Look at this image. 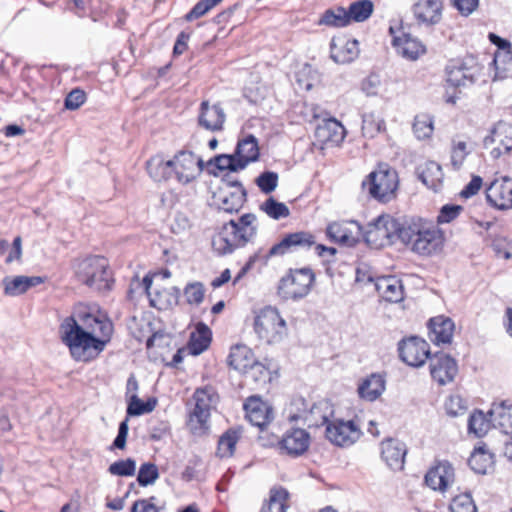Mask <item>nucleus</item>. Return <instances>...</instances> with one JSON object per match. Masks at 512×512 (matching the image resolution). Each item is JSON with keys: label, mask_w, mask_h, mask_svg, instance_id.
Listing matches in <instances>:
<instances>
[{"label": "nucleus", "mask_w": 512, "mask_h": 512, "mask_svg": "<svg viewBox=\"0 0 512 512\" xmlns=\"http://www.w3.org/2000/svg\"><path fill=\"white\" fill-rule=\"evenodd\" d=\"M183 292L188 304L199 305L204 300L205 287L203 283L195 281L188 283Z\"/></svg>", "instance_id": "13d9d810"}, {"label": "nucleus", "mask_w": 512, "mask_h": 512, "mask_svg": "<svg viewBox=\"0 0 512 512\" xmlns=\"http://www.w3.org/2000/svg\"><path fill=\"white\" fill-rule=\"evenodd\" d=\"M254 331L267 344L281 342L287 336V325L279 311L271 306L261 309L254 318Z\"/></svg>", "instance_id": "0eeeda50"}, {"label": "nucleus", "mask_w": 512, "mask_h": 512, "mask_svg": "<svg viewBox=\"0 0 512 512\" xmlns=\"http://www.w3.org/2000/svg\"><path fill=\"white\" fill-rule=\"evenodd\" d=\"M399 356L411 367H421L431 356L429 344L422 338L411 336L398 344Z\"/></svg>", "instance_id": "4468645a"}, {"label": "nucleus", "mask_w": 512, "mask_h": 512, "mask_svg": "<svg viewBox=\"0 0 512 512\" xmlns=\"http://www.w3.org/2000/svg\"><path fill=\"white\" fill-rule=\"evenodd\" d=\"M170 433L168 421L151 420L149 423V435L152 440L159 441Z\"/></svg>", "instance_id": "680f3d73"}, {"label": "nucleus", "mask_w": 512, "mask_h": 512, "mask_svg": "<svg viewBox=\"0 0 512 512\" xmlns=\"http://www.w3.org/2000/svg\"><path fill=\"white\" fill-rule=\"evenodd\" d=\"M289 492L284 487H273L269 491V498L266 500L260 512H287L289 507Z\"/></svg>", "instance_id": "ea45409f"}, {"label": "nucleus", "mask_w": 512, "mask_h": 512, "mask_svg": "<svg viewBox=\"0 0 512 512\" xmlns=\"http://www.w3.org/2000/svg\"><path fill=\"white\" fill-rule=\"evenodd\" d=\"M392 44L398 53L409 60H416L426 52L425 46L410 34L403 33L401 36H393Z\"/></svg>", "instance_id": "2f4dec72"}, {"label": "nucleus", "mask_w": 512, "mask_h": 512, "mask_svg": "<svg viewBox=\"0 0 512 512\" xmlns=\"http://www.w3.org/2000/svg\"><path fill=\"white\" fill-rule=\"evenodd\" d=\"M243 374L247 380L254 382L257 386L264 385L270 380L269 370L256 360L243 372Z\"/></svg>", "instance_id": "3c124183"}, {"label": "nucleus", "mask_w": 512, "mask_h": 512, "mask_svg": "<svg viewBox=\"0 0 512 512\" xmlns=\"http://www.w3.org/2000/svg\"><path fill=\"white\" fill-rule=\"evenodd\" d=\"M451 512H477V507L470 493L456 495L449 505Z\"/></svg>", "instance_id": "6e6d98bb"}, {"label": "nucleus", "mask_w": 512, "mask_h": 512, "mask_svg": "<svg viewBox=\"0 0 512 512\" xmlns=\"http://www.w3.org/2000/svg\"><path fill=\"white\" fill-rule=\"evenodd\" d=\"M493 464L494 455L487 449L485 443L476 446L468 459V465L478 474H486Z\"/></svg>", "instance_id": "e433bc0d"}, {"label": "nucleus", "mask_w": 512, "mask_h": 512, "mask_svg": "<svg viewBox=\"0 0 512 512\" xmlns=\"http://www.w3.org/2000/svg\"><path fill=\"white\" fill-rule=\"evenodd\" d=\"M492 426L499 429L502 433L509 435L512 433V402L502 400L493 402L488 412Z\"/></svg>", "instance_id": "cd10ccee"}, {"label": "nucleus", "mask_w": 512, "mask_h": 512, "mask_svg": "<svg viewBox=\"0 0 512 512\" xmlns=\"http://www.w3.org/2000/svg\"><path fill=\"white\" fill-rule=\"evenodd\" d=\"M260 210L274 220L287 218L290 215L288 206L285 203L277 201L274 197H269L265 200L260 205Z\"/></svg>", "instance_id": "8fccbe9b"}, {"label": "nucleus", "mask_w": 512, "mask_h": 512, "mask_svg": "<svg viewBox=\"0 0 512 512\" xmlns=\"http://www.w3.org/2000/svg\"><path fill=\"white\" fill-rule=\"evenodd\" d=\"M406 454V444L400 440L389 438L381 443V457L393 471L403 470Z\"/></svg>", "instance_id": "393cba45"}, {"label": "nucleus", "mask_w": 512, "mask_h": 512, "mask_svg": "<svg viewBox=\"0 0 512 512\" xmlns=\"http://www.w3.org/2000/svg\"><path fill=\"white\" fill-rule=\"evenodd\" d=\"M325 435L332 444L349 447L360 439L362 431L352 420L336 419L328 423Z\"/></svg>", "instance_id": "ddd939ff"}, {"label": "nucleus", "mask_w": 512, "mask_h": 512, "mask_svg": "<svg viewBox=\"0 0 512 512\" xmlns=\"http://www.w3.org/2000/svg\"><path fill=\"white\" fill-rule=\"evenodd\" d=\"M401 236L402 243L420 256L439 253L445 241L442 230L434 223L422 218L406 221Z\"/></svg>", "instance_id": "f257e3e1"}, {"label": "nucleus", "mask_w": 512, "mask_h": 512, "mask_svg": "<svg viewBox=\"0 0 512 512\" xmlns=\"http://www.w3.org/2000/svg\"><path fill=\"white\" fill-rule=\"evenodd\" d=\"M468 154L469 150L465 141H452L451 165L454 170H459L462 167Z\"/></svg>", "instance_id": "bf43d9fd"}, {"label": "nucleus", "mask_w": 512, "mask_h": 512, "mask_svg": "<svg viewBox=\"0 0 512 512\" xmlns=\"http://www.w3.org/2000/svg\"><path fill=\"white\" fill-rule=\"evenodd\" d=\"M433 121L429 115H417L413 123V132L418 139L429 138L433 133Z\"/></svg>", "instance_id": "864d4df0"}, {"label": "nucleus", "mask_w": 512, "mask_h": 512, "mask_svg": "<svg viewBox=\"0 0 512 512\" xmlns=\"http://www.w3.org/2000/svg\"><path fill=\"white\" fill-rule=\"evenodd\" d=\"M244 409L248 421L261 430L274 418L272 406L257 396L249 397L244 403Z\"/></svg>", "instance_id": "412c9836"}, {"label": "nucleus", "mask_w": 512, "mask_h": 512, "mask_svg": "<svg viewBox=\"0 0 512 512\" xmlns=\"http://www.w3.org/2000/svg\"><path fill=\"white\" fill-rule=\"evenodd\" d=\"M398 183V174L394 169L380 166L363 180L362 188L371 198L387 203L395 197Z\"/></svg>", "instance_id": "6e6552de"}, {"label": "nucleus", "mask_w": 512, "mask_h": 512, "mask_svg": "<svg viewBox=\"0 0 512 512\" xmlns=\"http://www.w3.org/2000/svg\"><path fill=\"white\" fill-rule=\"evenodd\" d=\"M136 471V461L132 458L118 460L108 467V472L114 476L129 477Z\"/></svg>", "instance_id": "4d7b16f0"}, {"label": "nucleus", "mask_w": 512, "mask_h": 512, "mask_svg": "<svg viewBox=\"0 0 512 512\" xmlns=\"http://www.w3.org/2000/svg\"><path fill=\"white\" fill-rule=\"evenodd\" d=\"M255 182L263 193L269 194L278 185V174L273 171H264L256 178Z\"/></svg>", "instance_id": "052dcab7"}, {"label": "nucleus", "mask_w": 512, "mask_h": 512, "mask_svg": "<svg viewBox=\"0 0 512 512\" xmlns=\"http://www.w3.org/2000/svg\"><path fill=\"white\" fill-rule=\"evenodd\" d=\"M215 393L212 388H198L193 394L194 407L189 412L187 427L195 436H203L209 430L211 407L214 403Z\"/></svg>", "instance_id": "1a4fd4ad"}, {"label": "nucleus", "mask_w": 512, "mask_h": 512, "mask_svg": "<svg viewBox=\"0 0 512 512\" xmlns=\"http://www.w3.org/2000/svg\"><path fill=\"white\" fill-rule=\"evenodd\" d=\"M297 409L296 413L290 414L291 421L303 420L308 427L327 426L330 418L334 415L332 405L326 400H320L312 404L309 408L303 398H298L291 404Z\"/></svg>", "instance_id": "9d476101"}, {"label": "nucleus", "mask_w": 512, "mask_h": 512, "mask_svg": "<svg viewBox=\"0 0 512 512\" xmlns=\"http://www.w3.org/2000/svg\"><path fill=\"white\" fill-rule=\"evenodd\" d=\"M173 176L177 182L188 184L199 176V169L196 165V156L191 151L181 150L171 159Z\"/></svg>", "instance_id": "a211bd4d"}, {"label": "nucleus", "mask_w": 512, "mask_h": 512, "mask_svg": "<svg viewBox=\"0 0 512 512\" xmlns=\"http://www.w3.org/2000/svg\"><path fill=\"white\" fill-rule=\"evenodd\" d=\"M75 276L79 282L98 292L112 289L113 278L106 258L89 256L75 261Z\"/></svg>", "instance_id": "20e7f679"}, {"label": "nucleus", "mask_w": 512, "mask_h": 512, "mask_svg": "<svg viewBox=\"0 0 512 512\" xmlns=\"http://www.w3.org/2000/svg\"><path fill=\"white\" fill-rule=\"evenodd\" d=\"M362 225L355 220L332 222L326 227V236L334 243L354 247L361 239Z\"/></svg>", "instance_id": "2eb2a0df"}, {"label": "nucleus", "mask_w": 512, "mask_h": 512, "mask_svg": "<svg viewBox=\"0 0 512 512\" xmlns=\"http://www.w3.org/2000/svg\"><path fill=\"white\" fill-rule=\"evenodd\" d=\"M207 165H214L218 170H229L231 172H237L243 170L238 167V159L235 154H220L210 159Z\"/></svg>", "instance_id": "5fc2aeb1"}, {"label": "nucleus", "mask_w": 512, "mask_h": 512, "mask_svg": "<svg viewBox=\"0 0 512 512\" xmlns=\"http://www.w3.org/2000/svg\"><path fill=\"white\" fill-rule=\"evenodd\" d=\"M359 55L358 41L346 36L333 37L330 42V57L338 64H346Z\"/></svg>", "instance_id": "b1692460"}, {"label": "nucleus", "mask_w": 512, "mask_h": 512, "mask_svg": "<svg viewBox=\"0 0 512 512\" xmlns=\"http://www.w3.org/2000/svg\"><path fill=\"white\" fill-rule=\"evenodd\" d=\"M257 217L246 213L237 220H230L213 237V250L220 256L231 254L236 248L244 247L257 234Z\"/></svg>", "instance_id": "f03ea898"}, {"label": "nucleus", "mask_w": 512, "mask_h": 512, "mask_svg": "<svg viewBox=\"0 0 512 512\" xmlns=\"http://www.w3.org/2000/svg\"><path fill=\"white\" fill-rule=\"evenodd\" d=\"M159 478V469L151 462L143 463L138 471L137 482L141 487H147L155 483Z\"/></svg>", "instance_id": "603ef678"}, {"label": "nucleus", "mask_w": 512, "mask_h": 512, "mask_svg": "<svg viewBox=\"0 0 512 512\" xmlns=\"http://www.w3.org/2000/svg\"><path fill=\"white\" fill-rule=\"evenodd\" d=\"M156 497L152 496L149 499H139L135 501L131 507V512H158L157 507L153 503Z\"/></svg>", "instance_id": "774afa93"}, {"label": "nucleus", "mask_w": 512, "mask_h": 512, "mask_svg": "<svg viewBox=\"0 0 512 512\" xmlns=\"http://www.w3.org/2000/svg\"><path fill=\"white\" fill-rule=\"evenodd\" d=\"M79 326L87 330L91 335L97 336L102 341H106V344L110 341L113 333V324L110 319L102 313H89L84 312L78 314Z\"/></svg>", "instance_id": "6ab92c4d"}, {"label": "nucleus", "mask_w": 512, "mask_h": 512, "mask_svg": "<svg viewBox=\"0 0 512 512\" xmlns=\"http://www.w3.org/2000/svg\"><path fill=\"white\" fill-rule=\"evenodd\" d=\"M157 405L155 398H149L147 401L141 400L137 394H131L128 399L126 413L128 416H140L152 412Z\"/></svg>", "instance_id": "49530a36"}, {"label": "nucleus", "mask_w": 512, "mask_h": 512, "mask_svg": "<svg viewBox=\"0 0 512 512\" xmlns=\"http://www.w3.org/2000/svg\"><path fill=\"white\" fill-rule=\"evenodd\" d=\"M240 434L235 429H228L218 441V454L220 457H231L234 454Z\"/></svg>", "instance_id": "09e8293b"}, {"label": "nucleus", "mask_w": 512, "mask_h": 512, "mask_svg": "<svg viewBox=\"0 0 512 512\" xmlns=\"http://www.w3.org/2000/svg\"><path fill=\"white\" fill-rule=\"evenodd\" d=\"M375 287L377 292L388 302L397 303L404 298L402 283L395 277L378 278Z\"/></svg>", "instance_id": "473e14b6"}, {"label": "nucleus", "mask_w": 512, "mask_h": 512, "mask_svg": "<svg viewBox=\"0 0 512 512\" xmlns=\"http://www.w3.org/2000/svg\"><path fill=\"white\" fill-rule=\"evenodd\" d=\"M463 208L460 205L446 204L441 209L437 216V223L444 224L450 223L456 219Z\"/></svg>", "instance_id": "0e129e2a"}, {"label": "nucleus", "mask_w": 512, "mask_h": 512, "mask_svg": "<svg viewBox=\"0 0 512 512\" xmlns=\"http://www.w3.org/2000/svg\"><path fill=\"white\" fill-rule=\"evenodd\" d=\"M318 24L331 27H345L350 24V22L346 9L343 7H336L326 10L321 16Z\"/></svg>", "instance_id": "c03bdc74"}, {"label": "nucleus", "mask_w": 512, "mask_h": 512, "mask_svg": "<svg viewBox=\"0 0 512 512\" xmlns=\"http://www.w3.org/2000/svg\"><path fill=\"white\" fill-rule=\"evenodd\" d=\"M59 334L76 361H87L91 350L98 354L106 345V341L91 335L85 328L82 329L74 316H68L61 322Z\"/></svg>", "instance_id": "7ed1b4c3"}, {"label": "nucleus", "mask_w": 512, "mask_h": 512, "mask_svg": "<svg viewBox=\"0 0 512 512\" xmlns=\"http://www.w3.org/2000/svg\"><path fill=\"white\" fill-rule=\"evenodd\" d=\"M238 167L245 169L249 163L256 162L259 159V146L257 138L249 134L242 140H239L235 149Z\"/></svg>", "instance_id": "7c9ffc66"}, {"label": "nucleus", "mask_w": 512, "mask_h": 512, "mask_svg": "<svg viewBox=\"0 0 512 512\" xmlns=\"http://www.w3.org/2000/svg\"><path fill=\"white\" fill-rule=\"evenodd\" d=\"M491 425L490 417L487 418V415L480 410L472 413L468 419V431L469 433L475 434L477 437L484 436Z\"/></svg>", "instance_id": "de8ad7c7"}, {"label": "nucleus", "mask_w": 512, "mask_h": 512, "mask_svg": "<svg viewBox=\"0 0 512 512\" xmlns=\"http://www.w3.org/2000/svg\"><path fill=\"white\" fill-rule=\"evenodd\" d=\"M211 330L204 323H198L196 333H192L188 342V349L192 355L203 353L210 345Z\"/></svg>", "instance_id": "a19ab883"}, {"label": "nucleus", "mask_w": 512, "mask_h": 512, "mask_svg": "<svg viewBox=\"0 0 512 512\" xmlns=\"http://www.w3.org/2000/svg\"><path fill=\"white\" fill-rule=\"evenodd\" d=\"M315 282V274L309 267L289 269L278 284L277 293L283 300L298 301L306 297Z\"/></svg>", "instance_id": "423d86ee"}, {"label": "nucleus", "mask_w": 512, "mask_h": 512, "mask_svg": "<svg viewBox=\"0 0 512 512\" xmlns=\"http://www.w3.org/2000/svg\"><path fill=\"white\" fill-rule=\"evenodd\" d=\"M255 361L253 351L244 344H237L230 349L227 364L232 369L243 373Z\"/></svg>", "instance_id": "72a5a7b5"}, {"label": "nucleus", "mask_w": 512, "mask_h": 512, "mask_svg": "<svg viewBox=\"0 0 512 512\" xmlns=\"http://www.w3.org/2000/svg\"><path fill=\"white\" fill-rule=\"evenodd\" d=\"M497 141L505 153L512 150V127L503 121L495 124L490 131V135L484 138L483 144L485 148H488Z\"/></svg>", "instance_id": "f704fd0d"}, {"label": "nucleus", "mask_w": 512, "mask_h": 512, "mask_svg": "<svg viewBox=\"0 0 512 512\" xmlns=\"http://www.w3.org/2000/svg\"><path fill=\"white\" fill-rule=\"evenodd\" d=\"M86 101V94L80 88H75L70 91L64 101V106L68 110H77L80 108Z\"/></svg>", "instance_id": "e2e57ef3"}, {"label": "nucleus", "mask_w": 512, "mask_h": 512, "mask_svg": "<svg viewBox=\"0 0 512 512\" xmlns=\"http://www.w3.org/2000/svg\"><path fill=\"white\" fill-rule=\"evenodd\" d=\"M443 176L442 167L434 161H429L420 172L419 179L428 188L437 191L442 184Z\"/></svg>", "instance_id": "79ce46f5"}, {"label": "nucleus", "mask_w": 512, "mask_h": 512, "mask_svg": "<svg viewBox=\"0 0 512 512\" xmlns=\"http://www.w3.org/2000/svg\"><path fill=\"white\" fill-rule=\"evenodd\" d=\"M487 201L495 208L507 210L512 208V179L503 176L491 182L486 190Z\"/></svg>", "instance_id": "aec40b11"}, {"label": "nucleus", "mask_w": 512, "mask_h": 512, "mask_svg": "<svg viewBox=\"0 0 512 512\" xmlns=\"http://www.w3.org/2000/svg\"><path fill=\"white\" fill-rule=\"evenodd\" d=\"M418 26L434 27L443 18L442 0H417L411 7Z\"/></svg>", "instance_id": "f3484780"}, {"label": "nucleus", "mask_w": 512, "mask_h": 512, "mask_svg": "<svg viewBox=\"0 0 512 512\" xmlns=\"http://www.w3.org/2000/svg\"><path fill=\"white\" fill-rule=\"evenodd\" d=\"M316 244L315 235L309 231H297L288 233L276 244H274L265 256V260L275 256H283L287 253L308 250Z\"/></svg>", "instance_id": "f8f14e48"}, {"label": "nucleus", "mask_w": 512, "mask_h": 512, "mask_svg": "<svg viewBox=\"0 0 512 512\" xmlns=\"http://www.w3.org/2000/svg\"><path fill=\"white\" fill-rule=\"evenodd\" d=\"M385 390V379L380 374H371L358 387L359 396L368 401L376 400Z\"/></svg>", "instance_id": "58836bf2"}, {"label": "nucleus", "mask_w": 512, "mask_h": 512, "mask_svg": "<svg viewBox=\"0 0 512 512\" xmlns=\"http://www.w3.org/2000/svg\"><path fill=\"white\" fill-rule=\"evenodd\" d=\"M225 184L228 190L222 189L219 196L221 209L228 213L238 212L246 201L247 192L238 180H225Z\"/></svg>", "instance_id": "bb28decb"}, {"label": "nucleus", "mask_w": 512, "mask_h": 512, "mask_svg": "<svg viewBox=\"0 0 512 512\" xmlns=\"http://www.w3.org/2000/svg\"><path fill=\"white\" fill-rule=\"evenodd\" d=\"M315 134L323 143L338 144L345 138V128L336 119L329 118L317 125Z\"/></svg>", "instance_id": "c756f323"}, {"label": "nucleus", "mask_w": 512, "mask_h": 512, "mask_svg": "<svg viewBox=\"0 0 512 512\" xmlns=\"http://www.w3.org/2000/svg\"><path fill=\"white\" fill-rule=\"evenodd\" d=\"M43 283V278L39 276H16L13 278L5 277L3 279L4 292L6 295L18 296L25 293L29 288Z\"/></svg>", "instance_id": "c9c22d12"}, {"label": "nucleus", "mask_w": 512, "mask_h": 512, "mask_svg": "<svg viewBox=\"0 0 512 512\" xmlns=\"http://www.w3.org/2000/svg\"><path fill=\"white\" fill-rule=\"evenodd\" d=\"M404 223L390 215L383 214L362 226L361 238L373 248H383L393 245L396 241L402 242Z\"/></svg>", "instance_id": "39448f33"}, {"label": "nucleus", "mask_w": 512, "mask_h": 512, "mask_svg": "<svg viewBox=\"0 0 512 512\" xmlns=\"http://www.w3.org/2000/svg\"><path fill=\"white\" fill-rule=\"evenodd\" d=\"M374 5L371 0H358L350 4L346 10L349 22H363L373 13Z\"/></svg>", "instance_id": "37998d69"}, {"label": "nucleus", "mask_w": 512, "mask_h": 512, "mask_svg": "<svg viewBox=\"0 0 512 512\" xmlns=\"http://www.w3.org/2000/svg\"><path fill=\"white\" fill-rule=\"evenodd\" d=\"M430 339L436 345L452 342L455 324L449 317L443 315L433 317L428 323Z\"/></svg>", "instance_id": "c85d7f7f"}, {"label": "nucleus", "mask_w": 512, "mask_h": 512, "mask_svg": "<svg viewBox=\"0 0 512 512\" xmlns=\"http://www.w3.org/2000/svg\"><path fill=\"white\" fill-rule=\"evenodd\" d=\"M454 468L450 462L438 461L425 475L426 485L435 491H445L454 482Z\"/></svg>", "instance_id": "4be33fe9"}, {"label": "nucleus", "mask_w": 512, "mask_h": 512, "mask_svg": "<svg viewBox=\"0 0 512 512\" xmlns=\"http://www.w3.org/2000/svg\"><path fill=\"white\" fill-rule=\"evenodd\" d=\"M385 130V121L375 113H365L362 116V134L366 138H374Z\"/></svg>", "instance_id": "a18cd8bd"}, {"label": "nucleus", "mask_w": 512, "mask_h": 512, "mask_svg": "<svg viewBox=\"0 0 512 512\" xmlns=\"http://www.w3.org/2000/svg\"><path fill=\"white\" fill-rule=\"evenodd\" d=\"M146 170L155 182L168 181L173 177L171 160L165 161L160 155H155L146 162Z\"/></svg>", "instance_id": "4c0bfd02"}, {"label": "nucleus", "mask_w": 512, "mask_h": 512, "mask_svg": "<svg viewBox=\"0 0 512 512\" xmlns=\"http://www.w3.org/2000/svg\"><path fill=\"white\" fill-rule=\"evenodd\" d=\"M226 114L220 104L210 105L208 101L200 104L198 124L204 129L217 132L223 129Z\"/></svg>", "instance_id": "a878e982"}, {"label": "nucleus", "mask_w": 512, "mask_h": 512, "mask_svg": "<svg viewBox=\"0 0 512 512\" xmlns=\"http://www.w3.org/2000/svg\"><path fill=\"white\" fill-rule=\"evenodd\" d=\"M213 8L209 0L198 1L193 8L185 15L186 21H193L204 16L208 11Z\"/></svg>", "instance_id": "69168bd1"}, {"label": "nucleus", "mask_w": 512, "mask_h": 512, "mask_svg": "<svg viewBox=\"0 0 512 512\" xmlns=\"http://www.w3.org/2000/svg\"><path fill=\"white\" fill-rule=\"evenodd\" d=\"M482 184L483 180L480 176H472L470 182L460 192V196L467 199L476 195L482 187Z\"/></svg>", "instance_id": "338daca9"}, {"label": "nucleus", "mask_w": 512, "mask_h": 512, "mask_svg": "<svg viewBox=\"0 0 512 512\" xmlns=\"http://www.w3.org/2000/svg\"><path fill=\"white\" fill-rule=\"evenodd\" d=\"M280 448L289 456L303 455L310 446V434L301 428H291L279 441Z\"/></svg>", "instance_id": "5701e85b"}, {"label": "nucleus", "mask_w": 512, "mask_h": 512, "mask_svg": "<svg viewBox=\"0 0 512 512\" xmlns=\"http://www.w3.org/2000/svg\"><path fill=\"white\" fill-rule=\"evenodd\" d=\"M428 360L430 375L439 385H446L455 379L458 365L453 357L444 352H436Z\"/></svg>", "instance_id": "dca6fc26"}, {"label": "nucleus", "mask_w": 512, "mask_h": 512, "mask_svg": "<svg viewBox=\"0 0 512 512\" xmlns=\"http://www.w3.org/2000/svg\"><path fill=\"white\" fill-rule=\"evenodd\" d=\"M481 65L472 57L453 60L446 66V81L455 88L472 86L480 76Z\"/></svg>", "instance_id": "9b49d317"}]
</instances>
